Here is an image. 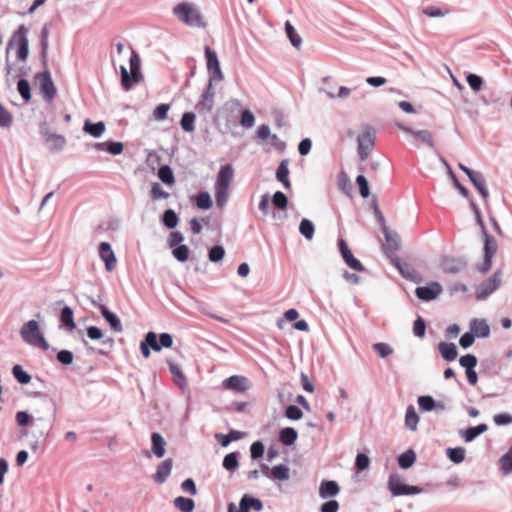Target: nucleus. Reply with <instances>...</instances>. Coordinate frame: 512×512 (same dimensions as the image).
Listing matches in <instances>:
<instances>
[{
  "label": "nucleus",
  "mask_w": 512,
  "mask_h": 512,
  "mask_svg": "<svg viewBox=\"0 0 512 512\" xmlns=\"http://www.w3.org/2000/svg\"><path fill=\"white\" fill-rule=\"evenodd\" d=\"M234 177V169L231 164L223 165L216 177L214 185L215 201L219 208H223L229 199L230 184Z\"/></svg>",
  "instance_id": "f257e3e1"
},
{
  "label": "nucleus",
  "mask_w": 512,
  "mask_h": 512,
  "mask_svg": "<svg viewBox=\"0 0 512 512\" xmlns=\"http://www.w3.org/2000/svg\"><path fill=\"white\" fill-rule=\"evenodd\" d=\"M20 336L22 340L36 348L47 351L50 348L49 343L46 341L43 331L36 320H29L24 323L20 329Z\"/></svg>",
  "instance_id": "f03ea898"
},
{
  "label": "nucleus",
  "mask_w": 512,
  "mask_h": 512,
  "mask_svg": "<svg viewBox=\"0 0 512 512\" xmlns=\"http://www.w3.org/2000/svg\"><path fill=\"white\" fill-rule=\"evenodd\" d=\"M130 73L125 66H120L121 85L124 90H130L133 85L140 83L143 76L140 70L141 61L138 54L132 50L130 60Z\"/></svg>",
  "instance_id": "7ed1b4c3"
},
{
  "label": "nucleus",
  "mask_w": 512,
  "mask_h": 512,
  "mask_svg": "<svg viewBox=\"0 0 512 512\" xmlns=\"http://www.w3.org/2000/svg\"><path fill=\"white\" fill-rule=\"evenodd\" d=\"M173 14L183 23L192 27H202L203 18L197 7L188 2H181L173 8Z\"/></svg>",
  "instance_id": "20e7f679"
},
{
  "label": "nucleus",
  "mask_w": 512,
  "mask_h": 512,
  "mask_svg": "<svg viewBox=\"0 0 512 512\" xmlns=\"http://www.w3.org/2000/svg\"><path fill=\"white\" fill-rule=\"evenodd\" d=\"M388 489L394 497L410 496L423 493L422 488L405 484L402 481L401 476L397 473H393L389 476Z\"/></svg>",
  "instance_id": "39448f33"
},
{
  "label": "nucleus",
  "mask_w": 512,
  "mask_h": 512,
  "mask_svg": "<svg viewBox=\"0 0 512 512\" xmlns=\"http://www.w3.org/2000/svg\"><path fill=\"white\" fill-rule=\"evenodd\" d=\"M28 32L29 30L25 25H20L8 42V48L11 47L14 42L18 45L17 58L22 62L26 61L29 55Z\"/></svg>",
  "instance_id": "423d86ee"
},
{
  "label": "nucleus",
  "mask_w": 512,
  "mask_h": 512,
  "mask_svg": "<svg viewBox=\"0 0 512 512\" xmlns=\"http://www.w3.org/2000/svg\"><path fill=\"white\" fill-rule=\"evenodd\" d=\"M484 238V259L483 262L478 265L477 269L481 273H486L492 266V258L498 250V243L496 239L488 234L487 231L481 233Z\"/></svg>",
  "instance_id": "0eeeda50"
},
{
  "label": "nucleus",
  "mask_w": 512,
  "mask_h": 512,
  "mask_svg": "<svg viewBox=\"0 0 512 512\" xmlns=\"http://www.w3.org/2000/svg\"><path fill=\"white\" fill-rule=\"evenodd\" d=\"M501 282L502 273L501 271H496L490 278L486 279L476 287V299L479 301L486 300L500 287Z\"/></svg>",
  "instance_id": "6e6552de"
},
{
  "label": "nucleus",
  "mask_w": 512,
  "mask_h": 512,
  "mask_svg": "<svg viewBox=\"0 0 512 512\" xmlns=\"http://www.w3.org/2000/svg\"><path fill=\"white\" fill-rule=\"evenodd\" d=\"M264 508L263 502L254 496L244 494L239 502V508L234 503L228 504V512H250L251 510L260 512Z\"/></svg>",
  "instance_id": "1a4fd4ad"
},
{
  "label": "nucleus",
  "mask_w": 512,
  "mask_h": 512,
  "mask_svg": "<svg viewBox=\"0 0 512 512\" xmlns=\"http://www.w3.org/2000/svg\"><path fill=\"white\" fill-rule=\"evenodd\" d=\"M40 134L44 137L45 144L51 152L62 151L66 145L63 135L52 133L46 125L40 128Z\"/></svg>",
  "instance_id": "9d476101"
},
{
  "label": "nucleus",
  "mask_w": 512,
  "mask_h": 512,
  "mask_svg": "<svg viewBox=\"0 0 512 512\" xmlns=\"http://www.w3.org/2000/svg\"><path fill=\"white\" fill-rule=\"evenodd\" d=\"M443 292L442 285L439 282H430L427 286H419L415 290L418 299L422 301H432Z\"/></svg>",
  "instance_id": "9b49d317"
},
{
  "label": "nucleus",
  "mask_w": 512,
  "mask_h": 512,
  "mask_svg": "<svg viewBox=\"0 0 512 512\" xmlns=\"http://www.w3.org/2000/svg\"><path fill=\"white\" fill-rule=\"evenodd\" d=\"M36 81L39 83L40 91L47 101H51L56 95V88L51 75L48 71L36 75Z\"/></svg>",
  "instance_id": "f8f14e48"
},
{
  "label": "nucleus",
  "mask_w": 512,
  "mask_h": 512,
  "mask_svg": "<svg viewBox=\"0 0 512 512\" xmlns=\"http://www.w3.org/2000/svg\"><path fill=\"white\" fill-rule=\"evenodd\" d=\"M374 134L370 130L358 136V154L362 160L367 159L374 147Z\"/></svg>",
  "instance_id": "ddd939ff"
},
{
  "label": "nucleus",
  "mask_w": 512,
  "mask_h": 512,
  "mask_svg": "<svg viewBox=\"0 0 512 512\" xmlns=\"http://www.w3.org/2000/svg\"><path fill=\"white\" fill-rule=\"evenodd\" d=\"M99 257L105 263L107 271L111 272L116 268V256L112 250L111 245L108 242H101L98 248Z\"/></svg>",
  "instance_id": "4468645a"
},
{
  "label": "nucleus",
  "mask_w": 512,
  "mask_h": 512,
  "mask_svg": "<svg viewBox=\"0 0 512 512\" xmlns=\"http://www.w3.org/2000/svg\"><path fill=\"white\" fill-rule=\"evenodd\" d=\"M392 263L398 269L399 273L407 280H410L414 283H419L422 281V277L420 273L413 268L410 264L406 262H401L399 259H393Z\"/></svg>",
  "instance_id": "2eb2a0df"
},
{
  "label": "nucleus",
  "mask_w": 512,
  "mask_h": 512,
  "mask_svg": "<svg viewBox=\"0 0 512 512\" xmlns=\"http://www.w3.org/2000/svg\"><path fill=\"white\" fill-rule=\"evenodd\" d=\"M214 91H213V85L211 83H208L206 89L201 95L200 100L196 104V110L199 113H207L210 112L214 106Z\"/></svg>",
  "instance_id": "dca6fc26"
},
{
  "label": "nucleus",
  "mask_w": 512,
  "mask_h": 512,
  "mask_svg": "<svg viewBox=\"0 0 512 512\" xmlns=\"http://www.w3.org/2000/svg\"><path fill=\"white\" fill-rule=\"evenodd\" d=\"M469 328L477 338H488L491 333L490 326L484 318H473L469 323Z\"/></svg>",
  "instance_id": "f3484780"
},
{
  "label": "nucleus",
  "mask_w": 512,
  "mask_h": 512,
  "mask_svg": "<svg viewBox=\"0 0 512 512\" xmlns=\"http://www.w3.org/2000/svg\"><path fill=\"white\" fill-rule=\"evenodd\" d=\"M223 386L236 392H244L250 387L248 379L239 375H233L225 379Z\"/></svg>",
  "instance_id": "a211bd4d"
},
{
  "label": "nucleus",
  "mask_w": 512,
  "mask_h": 512,
  "mask_svg": "<svg viewBox=\"0 0 512 512\" xmlns=\"http://www.w3.org/2000/svg\"><path fill=\"white\" fill-rule=\"evenodd\" d=\"M149 339L153 344V350L155 352L161 351L162 348H170L173 345V337L169 333H161L159 335V340L157 339V334L155 332H148Z\"/></svg>",
  "instance_id": "6ab92c4d"
},
{
  "label": "nucleus",
  "mask_w": 512,
  "mask_h": 512,
  "mask_svg": "<svg viewBox=\"0 0 512 512\" xmlns=\"http://www.w3.org/2000/svg\"><path fill=\"white\" fill-rule=\"evenodd\" d=\"M172 467H173V460L171 458H167L164 461H162L157 466L156 472L153 475L154 481L158 484L165 483L171 474Z\"/></svg>",
  "instance_id": "aec40b11"
},
{
  "label": "nucleus",
  "mask_w": 512,
  "mask_h": 512,
  "mask_svg": "<svg viewBox=\"0 0 512 512\" xmlns=\"http://www.w3.org/2000/svg\"><path fill=\"white\" fill-rule=\"evenodd\" d=\"M488 430V425L485 423H481L474 427H469L467 429H460L458 431L459 436L464 439L465 442L470 443L475 440L478 436L485 433Z\"/></svg>",
  "instance_id": "412c9836"
},
{
  "label": "nucleus",
  "mask_w": 512,
  "mask_h": 512,
  "mask_svg": "<svg viewBox=\"0 0 512 512\" xmlns=\"http://www.w3.org/2000/svg\"><path fill=\"white\" fill-rule=\"evenodd\" d=\"M99 310L102 317L114 332L119 333L123 331L121 320L115 313L111 312L106 306H99Z\"/></svg>",
  "instance_id": "4be33fe9"
},
{
  "label": "nucleus",
  "mask_w": 512,
  "mask_h": 512,
  "mask_svg": "<svg viewBox=\"0 0 512 512\" xmlns=\"http://www.w3.org/2000/svg\"><path fill=\"white\" fill-rule=\"evenodd\" d=\"M340 491V487L336 481L324 480L319 487V495L322 499L336 496Z\"/></svg>",
  "instance_id": "5701e85b"
},
{
  "label": "nucleus",
  "mask_w": 512,
  "mask_h": 512,
  "mask_svg": "<svg viewBox=\"0 0 512 512\" xmlns=\"http://www.w3.org/2000/svg\"><path fill=\"white\" fill-rule=\"evenodd\" d=\"M151 451L157 458H162L166 452V441L157 432L151 434Z\"/></svg>",
  "instance_id": "b1692460"
},
{
  "label": "nucleus",
  "mask_w": 512,
  "mask_h": 512,
  "mask_svg": "<svg viewBox=\"0 0 512 512\" xmlns=\"http://www.w3.org/2000/svg\"><path fill=\"white\" fill-rule=\"evenodd\" d=\"M106 130L105 123L103 121L92 122L89 119L85 120L83 125V131L94 138H99L103 135Z\"/></svg>",
  "instance_id": "393cba45"
},
{
  "label": "nucleus",
  "mask_w": 512,
  "mask_h": 512,
  "mask_svg": "<svg viewBox=\"0 0 512 512\" xmlns=\"http://www.w3.org/2000/svg\"><path fill=\"white\" fill-rule=\"evenodd\" d=\"M417 402L420 409L424 412H430L434 409H439L441 411L445 409L444 404L436 403L434 398L429 395L419 396Z\"/></svg>",
  "instance_id": "a878e982"
},
{
  "label": "nucleus",
  "mask_w": 512,
  "mask_h": 512,
  "mask_svg": "<svg viewBox=\"0 0 512 512\" xmlns=\"http://www.w3.org/2000/svg\"><path fill=\"white\" fill-rule=\"evenodd\" d=\"M438 349L442 358L446 361H454L458 356V350L454 343L440 342Z\"/></svg>",
  "instance_id": "bb28decb"
},
{
  "label": "nucleus",
  "mask_w": 512,
  "mask_h": 512,
  "mask_svg": "<svg viewBox=\"0 0 512 512\" xmlns=\"http://www.w3.org/2000/svg\"><path fill=\"white\" fill-rule=\"evenodd\" d=\"M469 180L472 182L474 187L478 190L484 200L489 197V191L487 189L486 180L480 172H475L470 176Z\"/></svg>",
  "instance_id": "cd10ccee"
},
{
  "label": "nucleus",
  "mask_w": 512,
  "mask_h": 512,
  "mask_svg": "<svg viewBox=\"0 0 512 512\" xmlns=\"http://www.w3.org/2000/svg\"><path fill=\"white\" fill-rule=\"evenodd\" d=\"M383 233L386 240V249L395 252L399 249V236L396 232L390 231L386 225L383 227Z\"/></svg>",
  "instance_id": "c85d7f7f"
},
{
  "label": "nucleus",
  "mask_w": 512,
  "mask_h": 512,
  "mask_svg": "<svg viewBox=\"0 0 512 512\" xmlns=\"http://www.w3.org/2000/svg\"><path fill=\"white\" fill-rule=\"evenodd\" d=\"M441 268L445 273L457 274L464 268L462 261L454 258H446L441 263Z\"/></svg>",
  "instance_id": "c756f323"
},
{
  "label": "nucleus",
  "mask_w": 512,
  "mask_h": 512,
  "mask_svg": "<svg viewBox=\"0 0 512 512\" xmlns=\"http://www.w3.org/2000/svg\"><path fill=\"white\" fill-rule=\"evenodd\" d=\"M298 433L292 427H286L280 430L279 440L285 446H291L297 440Z\"/></svg>",
  "instance_id": "7c9ffc66"
},
{
  "label": "nucleus",
  "mask_w": 512,
  "mask_h": 512,
  "mask_svg": "<svg viewBox=\"0 0 512 512\" xmlns=\"http://www.w3.org/2000/svg\"><path fill=\"white\" fill-rule=\"evenodd\" d=\"M419 423V416L413 405H409L405 413V426L411 430L416 431Z\"/></svg>",
  "instance_id": "2f4dec72"
},
{
  "label": "nucleus",
  "mask_w": 512,
  "mask_h": 512,
  "mask_svg": "<svg viewBox=\"0 0 512 512\" xmlns=\"http://www.w3.org/2000/svg\"><path fill=\"white\" fill-rule=\"evenodd\" d=\"M16 422L19 426H27L28 424L39 425L44 422L43 417L32 418L26 411H19L16 413Z\"/></svg>",
  "instance_id": "473e14b6"
},
{
  "label": "nucleus",
  "mask_w": 512,
  "mask_h": 512,
  "mask_svg": "<svg viewBox=\"0 0 512 512\" xmlns=\"http://www.w3.org/2000/svg\"><path fill=\"white\" fill-rule=\"evenodd\" d=\"M416 461V453L412 449H408L398 456V465L402 469H409Z\"/></svg>",
  "instance_id": "72a5a7b5"
},
{
  "label": "nucleus",
  "mask_w": 512,
  "mask_h": 512,
  "mask_svg": "<svg viewBox=\"0 0 512 512\" xmlns=\"http://www.w3.org/2000/svg\"><path fill=\"white\" fill-rule=\"evenodd\" d=\"M242 436V432L231 430L228 434H216L215 438L223 447H227L232 441L240 440Z\"/></svg>",
  "instance_id": "f704fd0d"
},
{
  "label": "nucleus",
  "mask_w": 512,
  "mask_h": 512,
  "mask_svg": "<svg viewBox=\"0 0 512 512\" xmlns=\"http://www.w3.org/2000/svg\"><path fill=\"white\" fill-rule=\"evenodd\" d=\"M289 176V168L287 164V160L281 161L280 165L276 171V178L279 182L283 184L285 188H290V181L288 179Z\"/></svg>",
  "instance_id": "c9c22d12"
},
{
  "label": "nucleus",
  "mask_w": 512,
  "mask_h": 512,
  "mask_svg": "<svg viewBox=\"0 0 512 512\" xmlns=\"http://www.w3.org/2000/svg\"><path fill=\"white\" fill-rule=\"evenodd\" d=\"M174 506L181 512H192L195 508V502L191 498L178 496L173 501Z\"/></svg>",
  "instance_id": "e433bc0d"
},
{
  "label": "nucleus",
  "mask_w": 512,
  "mask_h": 512,
  "mask_svg": "<svg viewBox=\"0 0 512 512\" xmlns=\"http://www.w3.org/2000/svg\"><path fill=\"white\" fill-rule=\"evenodd\" d=\"M446 455L451 462L460 464L465 460L466 450L463 447L448 448Z\"/></svg>",
  "instance_id": "4c0bfd02"
},
{
  "label": "nucleus",
  "mask_w": 512,
  "mask_h": 512,
  "mask_svg": "<svg viewBox=\"0 0 512 512\" xmlns=\"http://www.w3.org/2000/svg\"><path fill=\"white\" fill-rule=\"evenodd\" d=\"M290 478V469L288 466L279 464L271 468V479L286 481Z\"/></svg>",
  "instance_id": "58836bf2"
},
{
  "label": "nucleus",
  "mask_w": 512,
  "mask_h": 512,
  "mask_svg": "<svg viewBox=\"0 0 512 512\" xmlns=\"http://www.w3.org/2000/svg\"><path fill=\"white\" fill-rule=\"evenodd\" d=\"M285 32L292 46L295 48H299L301 46L302 39L289 21L285 23Z\"/></svg>",
  "instance_id": "ea45409f"
},
{
  "label": "nucleus",
  "mask_w": 512,
  "mask_h": 512,
  "mask_svg": "<svg viewBox=\"0 0 512 512\" xmlns=\"http://www.w3.org/2000/svg\"><path fill=\"white\" fill-rule=\"evenodd\" d=\"M500 468L503 475L512 473V447L499 459Z\"/></svg>",
  "instance_id": "a19ab883"
},
{
  "label": "nucleus",
  "mask_w": 512,
  "mask_h": 512,
  "mask_svg": "<svg viewBox=\"0 0 512 512\" xmlns=\"http://www.w3.org/2000/svg\"><path fill=\"white\" fill-rule=\"evenodd\" d=\"M158 177L166 185H173L175 183L174 173L168 165H163L159 168Z\"/></svg>",
  "instance_id": "79ce46f5"
},
{
  "label": "nucleus",
  "mask_w": 512,
  "mask_h": 512,
  "mask_svg": "<svg viewBox=\"0 0 512 512\" xmlns=\"http://www.w3.org/2000/svg\"><path fill=\"white\" fill-rule=\"evenodd\" d=\"M196 116L193 112H185L182 115L180 125L185 132H193L195 130Z\"/></svg>",
  "instance_id": "37998d69"
},
{
  "label": "nucleus",
  "mask_w": 512,
  "mask_h": 512,
  "mask_svg": "<svg viewBox=\"0 0 512 512\" xmlns=\"http://www.w3.org/2000/svg\"><path fill=\"white\" fill-rule=\"evenodd\" d=\"M299 232L307 240H311L315 233V226L313 222L306 218L302 219L299 225Z\"/></svg>",
  "instance_id": "c03bdc74"
},
{
  "label": "nucleus",
  "mask_w": 512,
  "mask_h": 512,
  "mask_svg": "<svg viewBox=\"0 0 512 512\" xmlns=\"http://www.w3.org/2000/svg\"><path fill=\"white\" fill-rule=\"evenodd\" d=\"M168 364H169V369H170V372L174 378V380L177 382V384L180 386V387H184L186 385V378L181 370V368L171 362V361H168Z\"/></svg>",
  "instance_id": "a18cd8bd"
},
{
  "label": "nucleus",
  "mask_w": 512,
  "mask_h": 512,
  "mask_svg": "<svg viewBox=\"0 0 512 512\" xmlns=\"http://www.w3.org/2000/svg\"><path fill=\"white\" fill-rule=\"evenodd\" d=\"M485 105L492 106L494 108H501L505 104V100L502 98L499 92H491L488 97L483 99Z\"/></svg>",
  "instance_id": "49530a36"
},
{
  "label": "nucleus",
  "mask_w": 512,
  "mask_h": 512,
  "mask_svg": "<svg viewBox=\"0 0 512 512\" xmlns=\"http://www.w3.org/2000/svg\"><path fill=\"white\" fill-rule=\"evenodd\" d=\"M162 223L169 229H173L178 224V216L173 209H167L162 215Z\"/></svg>",
  "instance_id": "de8ad7c7"
},
{
  "label": "nucleus",
  "mask_w": 512,
  "mask_h": 512,
  "mask_svg": "<svg viewBox=\"0 0 512 512\" xmlns=\"http://www.w3.org/2000/svg\"><path fill=\"white\" fill-rule=\"evenodd\" d=\"M60 319L62 323L68 327L69 330L75 329L76 324L73 318V310L69 306H65L61 310Z\"/></svg>",
  "instance_id": "09e8293b"
},
{
  "label": "nucleus",
  "mask_w": 512,
  "mask_h": 512,
  "mask_svg": "<svg viewBox=\"0 0 512 512\" xmlns=\"http://www.w3.org/2000/svg\"><path fill=\"white\" fill-rule=\"evenodd\" d=\"M238 456L237 452L227 454L223 459V467L228 471H235L239 466Z\"/></svg>",
  "instance_id": "8fccbe9b"
},
{
  "label": "nucleus",
  "mask_w": 512,
  "mask_h": 512,
  "mask_svg": "<svg viewBox=\"0 0 512 512\" xmlns=\"http://www.w3.org/2000/svg\"><path fill=\"white\" fill-rule=\"evenodd\" d=\"M413 136L430 148L434 147L433 135L428 130H415Z\"/></svg>",
  "instance_id": "3c124183"
},
{
  "label": "nucleus",
  "mask_w": 512,
  "mask_h": 512,
  "mask_svg": "<svg viewBox=\"0 0 512 512\" xmlns=\"http://www.w3.org/2000/svg\"><path fill=\"white\" fill-rule=\"evenodd\" d=\"M12 374L20 384H28L31 381V376L20 365L13 366Z\"/></svg>",
  "instance_id": "603ef678"
},
{
  "label": "nucleus",
  "mask_w": 512,
  "mask_h": 512,
  "mask_svg": "<svg viewBox=\"0 0 512 512\" xmlns=\"http://www.w3.org/2000/svg\"><path fill=\"white\" fill-rule=\"evenodd\" d=\"M190 250L187 245H179L172 249V255L179 262H185L189 258Z\"/></svg>",
  "instance_id": "864d4df0"
},
{
  "label": "nucleus",
  "mask_w": 512,
  "mask_h": 512,
  "mask_svg": "<svg viewBox=\"0 0 512 512\" xmlns=\"http://www.w3.org/2000/svg\"><path fill=\"white\" fill-rule=\"evenodd\" d=\"M196 205L199 209L207 210L212 207V199L208 192H201L196 197Z\"/></svg>",
  "instance_id": "5fc2aeb1"
},
{
  "label": "nucleus",
  "mask_w": 512,
  "mask_h": 512,
  "mask_svg": "<svg viewBox=\"0 0 512 512\" xmlns=\"http://www.w3.org/2000/svg\"><path fill=\"white\" fill-rule=\"evenodd\" d=\"M225 256V249L221 245L213 246L209 252L208 257L211 262L217 263L221 261Z\"/></svg>",
  "instance_id": "6e6d98bb"
},
{
  "label": "nucleus",
  "mask_w": 512,
  "mask_h": 512,
  "mask_svg": "<svg viewBox=\"0 0 512 512\" xmlns=\"http://www.w3.org/2000/svg\"><path fill=\"white\" fill-rule=\"evenodd\" d=\"M205 56L208 70H212L213 68L220 66L216 52L210 49L209 46L205 47Z\"/></svg>",
  "instance_id": "4d7b16f0"
},
{
  "label": "nucleus",
  "mask_w": 512,
  "mask_h": 512,
  "mask_svg": "<svg viewBox=\"0 0 512 512\" xmlns=\"http://www.w3.org/2000/svg\"><path fill=\"white\" fill-rule=\"evenodd\" d=\"M17 90L25 101L31 99L30 84L26 79H20L17 83Z\"/></svg>",
  "instance_id": "13d9d810"
},
{
  "label": "nucleus",
  "mask_w": 512,
  "mask_h": 512,
  "mask_svg": "<svg viewBox=\"0 0 512 512\" xmlns=\"http://www.w3.org/2000/svg\"><path fill=\"white\" fill-rule=\"evenodd\" d=\"M150 194L153 200L167 199L170 196V194L164 191V189L158 182L152 184Z\"/></svg>",
  "instance_id": "bf43d9fd"
},
{
  "label": "nucleus",
  "mask_w": 512,
  "mask_h": 512,
  "mask_svg": "<svg viewBox=\"0 0 512 512\" xmlns=\"http://www.w3.org/2000/svg\"><path fill=\"white\" fill-rule=\"evenodd\" d=\"M466 81L474 92H478L482 88L483 79L477 74L469 73L466 76Z\"/></svg>",
  "instance_id": "052dcab7"
},
{
  "label": "nucleus",
  "mask_w": 512,
  "mask_h": 512,
  "mask_svg": "<svg viewBox=\"0 0 512 512\" xmlns=\"http://www.w3.org/2000/svg\"><path fill=\"white\" fill-rule=\"evenodd\" d=\"M272 203L275 206V208L283 210L287 207L288 198L283 192L277 191L274 193L272 197Z\"/></svg>",
  "instance_id": "680f3d73"
},
{
  "label": "nucleus",
  "mask_w": 512,
  "mask_h": 512,
  "mask_svg": "<svg viewBox=\"0 0 512 512\" xmlns=\"http://www.w3.org/2000/svg\"><path fill=\"white\" fill-rule=\"evenodd\" d=\"M356 184L359 188L361 197L367 198L370 195L369 184L364 175H358L356 178Z\"/></svg>",
  "instance_id": "e2e57ef3"
},
{
  "label": "nucleus",
  "mask_w": 512,
  "mask_h": 512,
  "mask_svg": "<svg viewBox=\"0 0 512 512\" xmlns=\"http://www.w3.org/2000/svg\"><path fill=\"white\" fill-rule=\"evenodd\" d=\"M343 260L349 268L355 271L361 272L365 270L363 264L357 258L354 257L353 253H350L349 255L344 257Z\"/></svg>",
  "instance_id": "0e129e2a"
},
{
  "label": "nucleus",
  "mask_w": 512,
  "mask_h": 512,
  "mask_svg": "<svg viewBox=\"0 0 512 512\" xmlns=\"http://www.w3.org/2000/svg\"><path fill=\"white\" fill-rule=\"evenodd\" d=\"M240 123L246 129L252 128L255 124V117L253 113L248 109L243 110L241 113Z\"/></svg>",
  "instance_id": "69168bd1"
},
{
  "label": "nucleus",
  "mask_w": 512,
  "mask_h": 512,
  "mask_svg": "<svg viewBox=\"0 0 512 512\" xmlns=\"http://www.w3.org/2000/svg\"><path fill=\"white\" fill-rule=\"evenodd\" d=\"M170 106L168 104H159L153 111V118L156 121H163L167 118Z\"/></svg>",
  "instance_id": "338daca9"
},
{
  "label": "nucleus",
  "mask_w": 512,
  "mask_h": 512,
  "mask_svg": "<svg viewBox=\"0 0 512 512\" xmlns=\"http://www.w3.org/2000/svg\"><path fill=\"white\" fill-rule=\"evenodd\" d=\"M425 332L426 323L424 319L419 316L413 323V334L418 338H422L425 336Z\"/></svg>",
  "instance_id": "774afa93"
}]
</instances>
